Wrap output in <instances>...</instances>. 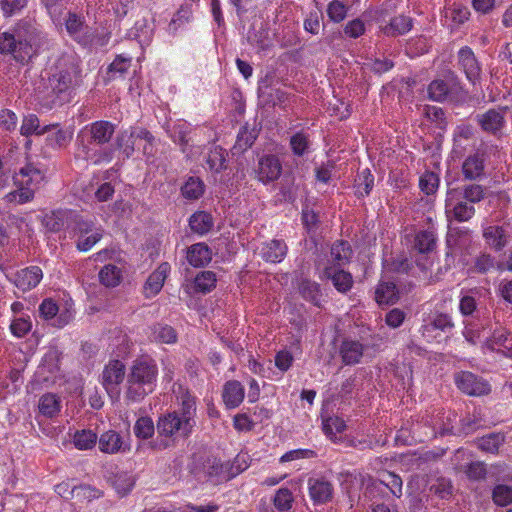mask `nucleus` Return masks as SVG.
<instances>
[{"instance_id":"c03bdc74","label":"nucleus","mask_w":512,"mask_h":512,"mask_svg":"<svg viewBox=\"0 0 512 512\" xmlns=\"http://www.w3.org/2000/svg\"><path fill=\"white\" fill-rule=\"evenodd\" d=\"M379 481L383 485L384 491L389 489V491L396 497H400L402 495L403 483L400 476L393 472H385L382 474V478L379 479Z\"/></svg>"},{"instance_id":"c9c22d12","label":"nucleus","mask_w":512,"mask_h":512,"mask_svg":"<svg viewBox=\"0 0 512 512\" xmlns=\"http://www.w3.org/2000/svg\"><path fill=\"white\" fill-rule=\"evenodd\" d=\"M227 152L220 146H215L208 152L206 163L209 169L215 173H219L226 169Z\"/></svg>"},{"instance_id":"20e7f679","label":"nucleus","mask_w":512,"mask_h":512,"mask_svg":"<svg viewBox=\"0 0 512 512\" xmlns=\"http://www.w3.org/2000/svg\"><path fill=\"white\" fill-rule=\"evenodd\" d=\"M158 366L154 359L142 356L135 359L127 375L125 396L131 401H140L155 389Z\"/></svg>"},{"instance_id":"4c0bfd02","label":"nucleus","mask_w":512,"mask_h":512,"mask_svg":"<svg viewBox=\"0 0 512 512\" xmlns=\"http://www.w3.org/2000/svg\"><path fill=\"white\" fill-rule=\"evenodd\" d=\"M505 436L501 433H490L476 440L477 447L487 453H497L504 443Z\"/></svg>"},{"instance_id":"39448f33","label":"nucleus","mask_w":512,"mask_h":512,"mask_svg":"<svg viewBox=\"0 0 512 512\" xmlns=\"http://www.w3.org/2000/svg\"><path fill=\"white\" fill-rule=\"evenodd\" d=\"M486 188L480 184H467L447 191L446 213L458 222H467L475 215L474 204L486 196Z\"/></svg>"},{"instance_id":"cd10ccee","label":"nucleus","mask_w":512,"mask_h":512,"mask_svg":"<svg viewBox=\"0 0 512 512\" xmlns=\"http://www.w3.org/2000/svg\"><path fill=\"white\" fill-rule=\"evenodd\" d=\"M352 253L351 246L348 242L337 241L331 247L330 261L332 263L329 266L341 268L350 261Z\"/></svg>"},{"instance_id":"49530a36","label":"nucleus","mask_w":512,"mask_h":512,"mask_svg":"<svg viewBox=\"0 0 512 512\" xmlns=\"http://www.w3.org/2000/svg\"><path fill=\"white\" fill-rule=\"evenodd\" d=\"M374 185V177L369 169H364L356 179V195L358 197L367 196Z\"/></svg>"},{"instance_id":"bb28decb","label":"nucleus","mask_w":512,"mask_h":512,"mask_svg":"<svg viewBox=\"0 0 512 512\" xmlns=\"http://www.w3.org/2000/svg\"><path fill=\"white\" fill-rule=\"evenodd\" d=\"M211 255L208 245L197 243L188 248L187 260L194 267H203L211 261Z\"/></svg>"},{"instance_id":"09e8293b","label":"nucleus","mask_w":512,"mask_h":512,"mask_svg":"<svg viewBox=\"0 0 512 512\" xmlns=\"http://www.w3.org/2000/svg\"><path fill=\"white\" fill-rule=\"evenodd\" d=\"M29 0H0V10L3 17L10 18L24 10Z\"/></svg>"},{"instance_id":"f257e3e1","label":"nucleus","mask_w":512,"mask_h":512,"mask_svg":"<svg viewBox=\"0 0 512 512\" xmlns=\"http://www.w3.org/2000/svg\"><path fill=\"white\" fill-rule=\"evenodd\" d=\"M116 125L110 121L99 120L85 125L76 136V157L90 161L94 165L109 163L114 159L115 151L121 150L122 161L134 153V143L125 139L123 133L116 136L114 145L107 146L112 140Z\"/></svg>"},{"instance_id":"423d86ee","label":"nucleus","mask_w":512,"mask_h":512,"mask_svg":"<svg viewBox=\"0 0 512 512\" xmlns=\"http://www.w3.org/2000/svg\"><path fill=\"white\" fill-rule=\"evenodd\" d=\"M196 424L179 416L176 412L161 415L156 423L158 439L151 442L152 449L161 451L174 446L177 440L188 439Z\"/></svg>"},{"instance_id":"412c9836","label":"nucleus","mask_w":512,"mask_h":512,"mask_svg":"<svg viewBox=\"0 0 512 512\" xmlns=\"http://www.w3.org/2000/svg\"><path fill=\"white\" fill-rule=\"evenodd\" d=\"M323 276L330 279L334 287L342 293L350 290L353 284L351 274L335 266H326L323 270Z\"/></svg>"},{"instance_id":"680f3d73","label":"nucleus","mask_w":512,"mask_h":512,"mask_svg":"<svg viewBox=\"0 0 512 512\" xmlns=\"http://www.w3.org/2000/svg\"><path fill=\"white\" fill-rule=\"evenodd\" d=\"M102 230L96 229L91 235H83L79 236L77 241V248L80 251H88L90 250L101 238H102Z\"/></svg>"},{"instance_id":"8fccbe9b","label":"nucleus","mask_w":512,"mask_h":512,"mask_svg":"<svg viewBox=\"0 0 512 512\" xmlns=\"http://www.w3.org/2000/svg\"><path fill=\"white\" fill-rule=\"evenodd\" d=\"M67 217L68 214L66 211L57 210L45 215L43 223L50 231L57 232L62 229Z\"/></svg>"},{"instance_id":"0e129e2a","label":"nucleus","mask_w":512,"mask_h":512,"mask_svg":"<svg viewBox=\"0 0 512 512\" xmlns=\"http://www.w3.org/2000/svg\"><path fill=\"white\" fill-rule=\"evenodd\" d=\"M385 493L386 492L384 491L383 485L380 481L374 480L366 486L363 496L364 498L371 500L372 503L375 502V504H378L377 501L381 500Z\"/></svg>"},{"instance_id":"ddd939ff","label":"nucleus","mask_w":512,"mask_h":512,"mask_svg":"<svg viewBox=\"0 0 512 512\" xmlns=\"http://www.w3.org/2000/svg\"><path fill=\"white\" fill-rule=\"evenodd\" d=\"M308 489L310 498L315 504H324L333 498V485L324 478H310Z\"/></svg>"},{"instance_id":"37998d69","label":"nucleus","mask_w":512,"mask_h":512,"mask_svg":"<svg viewBox=\"0 0 512 512\" xmlns=\"http://www.w3.org/2000/svg\"><path fill=\"white\" fill-rule=\"evenodd\" d=\"M73 443L80 450L92 449L97 443V435L92 430L77 431L74 434Z\"/></svg>"},{"instance_id":"a878e982","label":"nucleus","mask_w":512,"mask_h":512,"mask_svg":"<svg viewBox=\"0 0 512 512\" xmlns=\"http://www.w3.org/2000/svg\"><path fill=\"white\" fill-rule=\"evenodd\" d=\"M223 401L228 408L238 407L244 399V388L236 380L228 381L223 388Z\"/></svg>"},{"instance_id":"4468645a","label":"nucleus","mask_w":512,"mask_h":512,"mask_svg":"<svg viewBox=\"0 0 512 512\" xmlns=\"http://www.w3.org/2000/svg\"><path fill=\"white\" fill-rule=\"evenodd\" d=\"M511 333L505 328L494 329L490 338L485 342V346L491 351L501 352L504 356L512 358V338Z\"/></svg>"},{"instance_id":"0eeeda50","label":"nucleus","mask_w":512,"mask_h":512,"mask_svg":"<svg viewBox=\"0 0 512 512\" xmlns=\"http://www.w3.org/2000/svg\"><path fill=\"white\" fill-rule=\"evenodd\" d=\"M46 180L45 173L33 163H28L14 174L13 182L16 190L5 195L8 203L25 204L34 199L35 192Z\"/></svg>"},{"instance_id":"2eb2a0df","label":"nucleus","mask_w":512,"mask_h":512,"mask_svg":"<svg viewBox=\"0 0 512 512\" xmlns=\"http://www.w3.org/2000/svg\"><path fill=\"white\" fill-rule=\"evenodd\" d=\"M485 153L477 151L469 155L462 164V173L466 180H479L485 174Z\"/></svg>"},{"instance_id":"2f4dec72","label":"nucleus","mask_w":512,"mask_h":512,"mask_svg":"<svg viewBox=\"0 0 512 512\" xmlns=\"http://www.w3.org/2000/svg\"><path fill=\"white\" fill-rule=\"evenodd\" d=\"M286 253L287 246L282 240H271L262 249L263 258L272 263L281 262Z\"/></svg>"},{"instance_id":"7ed1b4c3","label":"nucleus","mask_w":512,"mask_h":512,"mask_svg":"<svg viewBox=\"0 0 512 512\" xmlns=\"http://www.w3.org/2000/svg\"><path fill=\"white\" fill-rule=\"evenodd\" d=\"M42 32L36 21L25 17L16 22L10 31L0 34V53L12 54L19 61L30 59L40 47Z\"/></svg>"},{"instance_id":"79ce46f5","label":"nucleus","mask_w":512,"mask_h":512,"mask_svg":"<svg viewBox=\"0 0 512 512\" xmlns=\"http://www.w3.org/2000/svg\"><path fill=\"white\" fill-rule=\"evenodd\" d=\"M153 335L157 342L174 344L177 341L176 330L167 324H157L153 328Z\"/></svg>"},{"instance_id":"a19ab883","label":"nucleus","mask_w":512,"mask_h":512,"mask_svg":"<svg viewBox=\"0 0 512 512\" xmlns=\"http://www.w3.org/2000/svg\"><path fill=\"white\" fill-rule=\"evenodd\" d=\"M436 245V236L433 231L423 230L416 234L414 247L420 253L431 252Z\"/></svg>"},{"instance_id":"b1692460","label":"nucleus","mask_w":512,"mask_h":512,"mask_svg":"<svg viewBox=\"0 0 512 512\" xmlns=\"http://www.w3.org/2000/svg\"><path fill=\"white\" fill-rule=\"evenodd\" d=\"M503 264L496 261L495 257L488 253H480L477 255L469 268L471 273L487 274L496 270H503Z\"/></svg>"},{"instance_id":"5701e85b","label":"nucleus","mask_w":512,"mask_h":512,"mask_svg":"<svg viewBox=\"0 0 512 512\" xmlns=\"http://www.w3.org/2000/svg\"><path fill=\"white\" fill-rule=\"evenodd\" d=\"M363 345L355 340L345 339L340 346V356L345 365L358 364L363 356Z\"/></svg>"},{"instance_id":"4d7b16f0","label":"nucleus","mask_w":512,"mask_h":512,"mask_svg":"<svg viewBox=\"0 0 512 512\" xmlns=\"http://www.w3.org/2000/svg\"><path fill=\"white\" fill-rule=\"evenodd\" d=\"M439 185V177L434 172H426L424 173L419 180V186L421 190L427 194L431 195L435 193Z\"/></svg>"},{"instance_id":"de8ad7c7","label":"nucleus","mask_w":512,"mask_h":512,"mask_svg":"<svg viewBox=\"0 0 512 512\" xmlns=\"http://www.w3.org/2000/svg\"><path fill=\"white\" fill-rule=\"evenodd\" d=\"M182 195L187 199H198L204 193V184L199 178L190 177L181 188Z\"/></svg>"},{"instance_id":"774afa93","label":"nucleus","mask_w":512,"mask_h":512,"mask_svg":"<svg viewBox=\"0 0 512 512\" xmlns=\"http://www.w3.org/2000/svg\"><path fill=\"white\" fill-rule=\"evenodd\" d=\"M292 151L295 155L302 156L308 149V138L303 133H296L290 140Z\"/></svg>"},{"instance_id":"c756f323","label":"nucleus","mask_w":512,"mask_h":512,"mask_svg":"<svg viewBox=\"0 0 512 512\" xmlns=\"http://www.w3.org/2000/svg\"><path fill=\"white\" fill-rule=\"evenodd\" d=\"M214 222L211 214L205 211L195 212L189 219V226L194 233L204 235L210 232Z\"/></svg>"},{"instance_id":"603ef678","label":"nucleus","mask_w":512,"mask_h":512,"mask_svg":"<svg viewBox=\"0 0 512 512\" xmlns=\"http://www.w3.org/2000/svg\"><path fill=\"white\" fill-rule=\"evenodd\" d=\"M294 497L292 492L288 488H280L273 499L274 506L280 512H286L292 508Z\"/></svg>"},{"instance_id":"e2e57ef3","label":"nucleus","mask_w":512,"mask_h":512,"mask_svg":"<svg viewBox=\"0 0 512 512\" xmlns=\"http://www.w3.org/2000/svg\"><path fill=\"white\" fill-rule=\"evenodd\" d=\"M70 495L72 498L91 501L92 499L98 497V491L89 485L82 484L79 486H74L71 489Z\"/></svg>"},{"instance_id":"bf43d9fd","label":"nucleus","mask_w":512,"mask_h":512,"mask_svg":"<svg viewBox=\"0 0 512 512\" xmlns=\"http://www.w3.org/2000/svg\"><path fill=\"white\" fill-rule=\"evenodd\" d=\"M453 486L449 479L438 478L435 483L430 486V491L442 499L452 495Z\"/></svg>"},{"instance_id":"864d4df0","label":"nucleus","mask_w":512,"mask_h":512,"mask_svg":"<svg viewBox=\"0 0 512 512\" xmlns=\"http://www.w3.org/2000/svg\"><path fill=\"white\" fill-rule=\"evenodd\" d=\"M345 429V421L338 416L328 417L323 420V432L331 439H333L337 433H341Z\"/></svg>"},{"instance_id":"473e14b6","label":"nucleus","mask_w":512,"mask_h":512,"mask_svg":"<svg viewBox=\"0 0 512 512\" xmlns=\"http://www.w3.org/2000/svg\"><path fill=\"white\" fill-rule=\"evenodd\" d=\"M38 408L43 416L52 418L60 412V398L53 393H46L40 397Z\"/></svg>"},{"instance_id":"393cba45","label":"nucleus","mask_w":512,"mask_h":512,"mask_svg":"<svg viewBox=\"0 0 512 512\" xmlns=\"http://www.w3.org/2000/svg\"><path fill=\"white\" fill-rule=\"evenodd\" d=\"M483 238L495 251H501L508 243V235L504 227L489 225L483 230Z\"/></svg>"},{"instance_id":"f3484780","label":"nucleus","mask_w":512,"mask_h":512,"mask_svg":"<svg viewBox=\"0 0 512 512\" xmlns=\"http://www.w3.org/2000/svg\"><path fill=\"white\" fill-rule=\"evenodd\" d=\"M98 443L100 451L107 454L124 453L129 450V445L114 430L101 434Z\"/></svg>"},{"instance_id":"9d476101","label":"nucleus","mask_w":512,"mask_h":512,"mask_svg":"<svg viewBox=\"0 0 512 512\" xmlns=\"http://www.w3.org/2000/svg\"><path fill=\"white\" fill-rule=\"evenodd\" d=\"M508 112V107L492 108L488 111L478 114L476 121L483 131L488 134L497 136L500 135L505 127V115Z\"/></svg>"},{"instance_id":"f8f14e48","label":"nucleus","mask_w":512,"mask_h":512,"mask_svg":"<svg viewBox=\"0 0 512 512\" xmlns=\"http://www.w3.org/2000/svg\"><path fill=\"white\" fill-rule=\"evenodd\" d=\"M125 377V365L120 360H110L102 372V384L108 393L117 391Z\"/></svg>"},{"instance_id":"ea45409f","label":"nucleus","mask_w":512,"mask_h":512,"mask_svg":"<svg viewBox=\"0 0 512 512\" xmlns=\"http://www.w3.org/2000/svg\"><path fill=\"white\" fill-rule=\"evenodd\" d=\"M299 292L304 299L315 306H320L321 291L319 285L309 279H302L299 284Z\"/></svg>"},{"instance_id":"dca6fc26","label":"nucleus","mask_w":512,"mask_h":512,"mask_svg":"<svg viewBox=\"0 0 512 512\" xmlns=\"http://www.w3.org/2000/svg\"><path fill=\"white\" fill-rule=\"evenodd\" d=\"M68 34L79 43H86L89 38V28L82 17L68 12L62 20Z\"/></svg>"},{"instance_id":"aec40b11","label":"nucleus","mask_w":512,"mask_h":512,"mask_svg":"<svg viewBox=\"0 0 512 512\" xmlns=\"http://www.w3.org/2000/svg\"><path fill=\"white\" fill-rule=\"evenodd\" d=\"M43 278V272L38 266H30L20 270L15 275L14 283L22 291L35 288Z\"/></svg>"},{"instance_id":"a211bd4d","label":"nucleus","mask_w":512,"mask_h":512,"mask_svg":"<svg viewBox=\"0 0 512 512\" xmlns=\"http://www.w3.org/2000/svg\"><path fill=\"white\" fill-rule=\"evenodd\" d=\"M458 60L467 79L476 83L480 78L481 69L473 51L469 47L461 48L458 52Z\"/></svg>"},{"instance_id":"c85d7f7f","label":"nucleus","mask_w":512,"mask_h":512,"mask_svg":"<svg viewBox=\"0 0 512 512\" xmlns=\"http://www.w3.org/2000/svg\"><path fill=\"white\" fill-rule=\"evenodd\" d=\"M399 299L398 290L393 282L382 281L375 290V300L379 305H392Z\"/></svg>"},{"instance_id":"3c124183","label":"nucleus","mask_w":512,"mask_h":512,"mask_svg":"<svg viewBox=\"0 0 512 512\" xmlns=\"http://www.w3.org/2000/svg\"><path fill=\"white\" fill-rule=\"evenodd\" d=\"M215 283L216 276L212 271H202L194 281L195 289L202 293L210 292L215 287Z\"/></svg>"},{"instance_id":"1a4fd4ad","label":"nucleus","mask_w":512,"mask_h":512,"mask_svg":"<svg viewBox=\"0 0 512 512\" xmlns=\"http://www.w3.org/2000/svg\"><path fill=\"white\" fill-rule=\"evenodd\" d=\"M455 383L463 393L470 396L487 395L491 391V387L486 380L468 371L457 373Z\"/></svg>"},{"instance_id":"13d9d810","label":"nucleus","mask_w":512,"mask_h":512,"mask_svg":"<svg viewBox=\"0 0 512 512\" xmlns=\"http://www.w3.org/2000/svg\"><path fill=\"white\" fill-rule=\"evenodd\" d=\"M347 9L343 2L333 0L328 4L327 15L331 21L339 23L346 17Z\"/></svg>"},{"instance_id":"a18cd8bd","label":"nucleus","mask_w":512,"mask_h":512,"mask_svg":"<svg viewBox=\"0 0 512 512\" xmlns=\"http://www.w3.org/2000/svg\"><path fill=\"white\" fill-rule=\"evenodd\" d=\"M155 430L156 426L148 416L138 418L134 425V433L136 437L143 440L151 438L154 435Z\"/></svg>"},{"instance_id":"6e6552de","label":"nucleus","mask_w":512,"mask_h":512,"mask_svg":"<svg viewBox=\"0 0 512 512\" xmlns=\"http://www.w3.org/2000/svg\"><path fill=\"white\" fill-rule=\"evenodd\" d=\"M428 95L431 100L436 102H443L445 100L458 102L466 97L465 91L454 78L432 81L428 86Z\"/></svg>"},{"instance_id":"69168bd1","label":"nucleus","mask_w":512,"mask_h":512,"mask_svg":"<svg viewBox=\"0 0 512 512\" xmlns=\"http://www.w3.org/2000/svg\"><path fill=\"white\" fill-rule=\"evenodd\" d=\"M72 139V133L68 130L58 129L48 136V141L53 147H65Z\"/></svg>"},{"instance_id":"72a5a7b5","label":"nucleus","mask_w":512,"mask_h":512,"mask_svg":"<svg viewBox=\"0 0 512 512\" xmlns=\"http://www.w3.org/2000/svg\"><path fill=\"white\" fill-rule=\"evenodd\" d=\"M180 408L175 410L179 416L196 424V400L188 391H183L179 397Z\"/></svg>"},{"instance_id":"6ab92c4d","label":"nucleus","mask_w":512,"mask_h":512,"mask_svg":"<svg viewBox=\"0 0 512 512\" xmlns=\"http://www.w3.org/2000/svg\"><path fill=\"white\" fill-rule=\"evenodd\" d=\"M169 272V263L163 262L149 275L144 285L146 297H153L161 291Z\"/></svg>"},{"instance_id":"5fc2aeb1","label":"nucleus","mask_w":512,"mask_h":512,"mask_svg":"<svg viewBox=\"0 0 512 512\" xmlns=\"http://www.w3.org/2000/svg\"><path fill=\"white\" fill-rule=\"evenodd\" d=\"M470 15L469 9L461 5H452L445 11V17L450 19L456 25L463 24Z\"/></svg>"},{"instance_id":"338daca9","label":"nucleus","mask_w":512,"mask_h":512,"mask_svg":"<svg viewBox=\"0 0 512 512\" xmlns=\"http://www.w3.org/2000/svg\"><path fill=\"white\" fill-rule=\"evenodd\" d=\"M32 324L30 320L25 318L14 319L10 325L12 334L18 338L24 337L30 332Z\"/></svg>"},{"instance_id":"052dcab7","label":"nucleus","mask_w":512,"mask_h":512,"mask_svg":"<svg viewBox=\"0 0 512 512\" xmlns=\"http://www.w3.org/2000/svg\"><path fill=\"white\" fill-rule=\"evenodd\" d=\"M464 472L473 481L483 480L487 474L486 465L481 461L471 462L465 467Z\"/></svg>"},{"instance_id":"9b49d317","label":"nucleus","mask_w":512,"mask_h":512,"mask_svg":"<svg viewBox=\"0 0 512 512\" xmlns=\"http://www.w3.org/2000/svg\"><path fill=\"white\" fill-rule=\"evenodd\" d=\"M255 173L260 182L268 184L276 181L281 176L282 164L276 155H263L259 158Z\"/></svg>"},{"instance_id":"58836bf2","label":"nucleus","mask_w":512,"mask_h":512,"mask_svg":"<svg viewBox=\"0 0 512 512\" xmlns=\"http://www.w3.org/2000/svg\"><path fill=\"white\" fill-rule=\"evenodd\" d=\"M55 24H62L67 15V0H41Z\"/></svg>"},{"instance_id":"7c9ffc66","label":"nucleus","mask_w":512,"mask_h":512,"mask_svg":"<svg viewBox=\"0 0 512 512\" xmlns=\"http://www.w3.org/2000/svg\"><path fill=\"white\" fill-rule=\"evenodd\" d=\"M58 126V124H51L41 128L38 117L34 114H30L23 119L20 132L24 136H30L32 134L43 135Z\"/></svg>"},{"instance_id":"e433bc0d","label":"nucleus","mask_w":512,"mask_h":512,"mask_svg":"<svg viewBox=\"0 0 512 512\" xmlns=\"http://www.w3.org/2000/svg\"><path fill=\"white\" fill-rule=\"evenodd\" d=\"M122 277V269L114 264L105 265L99 272V280L106 287L118 286Z\"/></svg>"},{"instance_id":"f03ea898","label":"nucleus","mask_w":512,"mask_h":512,"mask_svg":"<svg viewBox=\"0 0 512 512\" xmlns=\"http://www.w3.org/2000/svg\"><path fill=\"white\" fill-rule=\"evenodd\" d=\"M81 83V69L72 57L60 58L55 67L42 77L35 88L39 103L52 109L68 102L72 92Z\"/></svg>"},{"instance_id":"4be33fe9","label":"nucleus","mask_w":512,"mask_h":512,"mask_svg":"<svg viewBox=\"0 0 512 512\" xmlns=\"http://www.w3.org/2000/svg\"><path fill=\"white\" fill-rule=\"evenodd\" d=\"M413 27V20L409 16L399 15L393 17L389 23L380 25V31L388 37H397L408 33Z\"/></svg>"},{"instance_id":"6e6d98bb","label":"nucleus","mask_w":512,"mask_h":512,"mask_svg":"<svg viewBox=\"0 0 512 512\" xmlns=\"http://www.w3.org/2000/svg\"><path fill=\"white\" fill-rule=\"evenodd\" d=\"M493 501L498 506L512 503V488L507 485H497L492 493Z\"/></svg>"},{"instance_id":"f704fd0d","label":"nucleus","mask_w":512,"mask_h":512,"mask_svg":"<svg viewBox=\"0 0 512 512\" xmlns=\"http://www.w3.org/2000/svg\"><path fill=\"white\" fill-rule=\"evenodd\" d=\"M258 136L254 128H249L247 124L241 127L238 132L236 142L233 146L235 153H241L250 148Z\"/></svg>"}]
</instances>
